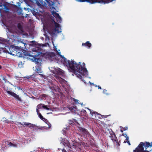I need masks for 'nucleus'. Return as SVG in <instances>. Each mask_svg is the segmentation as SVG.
Instances as JSON below:
<instances>
[{
  "label": "nucleus",
  "mask_w": 152,
  "mask_h": 152,
  "mask_svg": "<svg viewBox=\"0 0 152 152\" xmlns=\"http://www.w3.org/2000/svg\"><path fill=\"white\" fill-rule=\"evenodd\" d=\"M75 143L76 145L75 146H76L77 150H78V149H81L82 148L81 145H83V143H83L82 142H80L79 143L76 142Z\"/></svg>",
  "instance_id": "obj_14"
},
{
  "label": "nucleus",
  "mask_w": 152,
  "mask_h": 152,
  "mask_svg": "<svg viewBox=\"0 0 152 152\" xmlns=\"http://www.w3.org/2000/svg\"><path fill=\"white\" fill-rule=\"evenodd\" d=\"M16 53H18V54L17 55H18L19 56H20V55L21 54V52H20V51L18 50H16Z\"/></svg>",
  "instance_id": "obj_27"
},
{
  "label": "nucleus",
  "mask_w": 152,
  "mask_h": 152,
  "mask_svg": "<svg viewBox=\"0 0 152 152\" xmlns=\"http://www.w3.org/2000/svg\"><path fill=\"white\" fill-rule=\"evenodd\" d=\"M2 68V66L1 65H0V69H1Z\"/></svg>",
  "instance_id": "obj_50"
},
{
  "label": "nucleus",
  "mask_w": 152,
  "mask_h": 152,
  "mask_svg": "<svg viewBox=\"0 0 152 152\" xmlns=\"http://www.w3.org/2000/svg\"><path fill=\"white\" fill-rule=\"evenodd\" d=\"M39 47H36L35 48V52H36L37 53L35 54V53H34V54L32 55L31 54H29L28 56L29 57H33V59L32 60H33L34 62H35L37 64L36 66V69H35V73L33 75V76L34 75V77H35L37 75L36 73H38L39 75L41 76L42 78L44 79H46V77L44 75L41 74L42 73V71L41 70V62L42 61L39 58H36V57L38 56L39 55H40L42 53V50L41 48H40Z\"/></svg>",
  "instance_id": "obj_1"
},
{
  "label": "nucleus",
  "mask_w": 152,
  "mask_h": 152,
  "mask_svg": "<svg viewBox=\"0 0 152 152\" xmlns=\"http://www.w3.org/2000/svg\"><path fill=\"white\" fill-rule=\"evenodd\" d=\"M53 71V73L55 74L61 75L62 73V70L59 68H55Z\"/></svg>",
  "instance_id": "obj_13"
},
{
  "label": "nucleus",
  "mask_w": 152,
  "mask_h": 152,
  "mask_svg": "<svg viewBox=\"0 0 152 152\" xmlns=\"http://www.w3.org/2000/svg\"><path fill=\"white\" fill-rule=\"evenodd\" d=\"M77 64H80L81 67H79L80 71H78L77 70H76V72H72L73 73L77 75V76L81 79V80L84 82L85 81L83 80V79L84 77H86L88 75V71L86 68L85 67V64L84 63H83V66L81 64V62H79L78 63H76Z\"/></svg>",
  "instance_id": "obj_3"
},
{
  "label": "nucleus",
  "mask_w": 152,
  "mask_h": 152,
  "mask_svg": "<svg viewBox=\"0 0 152 152\" xmlns=\"http://www.w3.org/2000/svg\"><path fill=\"white\" fill-rule=\"evenodd\" d=\"M43 105L42 104H39L37 106V109H41L42 108V106H43Z\"/></svg>",
  "instance_id": "obj_24"
},
{
  "label": "nucleus",
  "mask_w": 152,
  "mask_h": 152,
  "mask_svg": "<svg viewBox=\"0 0 152 152\" xmlns=\"http://www.w3.org/2000/svg\"><path fill=\"white\" fill-rule=\"evenodd\" d=\"M42 108L44 109H46L47 110H49V109L45 105H43V106H42Z\"/></svg>",
  "instance_id": "obj_29"
},
{
  "label": "nucleus",
  "mask_w": 152,
  "mask_h": 152,
  "mask_svg": "<svg viewBox=\"0 0 152 152\" xmlns=\"http://www.w3.org/2000/svg\"><path fill=\"white\" fill-rule=\"evenodd\" d=\"M123 131H124V130H122V129H121L120 131H121V132H122H122H123Z\"/></svg>",
  "instance_id": "obj_48"
},
{
  "label": "nucleus",
  "mask_w": 152,
  "mask_h": 152,
  "mask_svg": "<svg viewBox=\"0 0 152 152\" xmlns=\"http://www.w3.org/2000/svg\"><path fill=\"white\" fill-rule=\"evenodd\" d=\"M87 0H78V1L80 2H85Z\"/></svg>",
  "instance_id": "obj_36"
},
{
  "label": "nucleus",
  "mask_w": 152,
  "mask_h": 152,
  "mask_svg": "<svg viewBox=\"0 0 152 152\" xmlns=\"http://www.w3.org/2000/svg\"><path fill=\"white\" fill-rule=\"evenodd\" d=\"M145 143V145H144L145 149L146 150L147 148L149 147H151V143L148 142H145L144 143Z\"/></svg>",
  "instance_id": "obj_18"
},
{
  "label": "nucleus",
  "mask_w": 152,
  "mask_h": 152,
  "mask_svg": "<svg viewBox=\"0 0 152 152\" xmlns=\"http://www.w3.org/2000/svg\"><path fill=\"white\" fill-rule=\"evenodd\" d=\"M17 27L19 30L21 31H22L23 27L20 23H18V24Z\"/></svg>",
  "instance_id": "obj_20"
},
{
  "label": "nucleus",
  "mask_w": 152,
  "mask_h": 152,
  "mask_svg": "<svg viewBox=\"0 0 152 152\" xmlns=\"http://www.w3.org/2000/svg\"><path fill=\"white\" fill-rule=\"evenodd\" d=\"M30 152H33V151H31Z\"/></svg>",
  "instance_id": "obj_52"
},
{
  "label": "nucleus",
  "mask_w": 152,
  "mask_h": 152,
  "mask_svg": "<svg viewBox=\"0 0 152 152\" xmlns=\"http://www.w3.org/2000/svg\"><path fill=\"white\" fill-rule=\"evenodd\" d=\"M48 27L53 30V33H58L60 32L59 25L52 19V20L48 23Z\"/></svg>",
  "instance_id": "obj_5"
},
{
  "label": "nucleus",
  "mask_w": 152,
  "mask_h": 152,
  "mask_svg": "<svg viewBox=\"0 0 152 152\" xmlns=\"http://www.w3.org/2000/svg\"><path fill=\"white\" fill-rule=\"evenodd\" d=\"M17 125H22L23 126V124H22L21 122H18L17 123ZM24 124L26 126H28L29 127L32 128H34L35 125H34L33 124H32L30 123H27L26 122H24Z\"/></svg>",
  "instance_id": "obj_12"
},
{
  "label": "nucleus",
  "mask_w": 152,
  "mask_h": 152,
  "mask_svg": "<svg viewBox=\"0 0 152 152\" xmlns=\"http://www.w3.org/2000/svg\"><path fill=\"white\" fill-rule=\"evenodd\" d=\"M38 115L39 117V118L42 120L44 121L46 120V119L45 118H43L40 113L38 114Z\"/></svg>",
  "instance_id": "obj_21"
},
{
  "label": "nucleus",
  "mask_w": 152,
  "mask_h": 152,
  "mask_svg": "<svg viewBox=\"0 0 152 152\" xmlns=\"http://www.w3.org/2000/svg\"><path fill=\"white\" fill-rule=\"evenodd\" d=\"M64 141H64L63 142L64 145V146H67L69 148H72L71 147V145H70V144L69 142L67 140H64Z\"/></svg>",
  "instance_id": "obj_16"
},
{
  "label": "nucleus",
  "mask_w": 152,
  "mask_h": 152,
  "mask_svg": "<svg viewBox=\"0 0 152 152\" xmlns=\"http://www.w3.org/2000/svg\"><path fill=\"white\" fill-rule=\"evenodd\" d=\"M110 131L108 129V130H109L110 134V137L113 142H116V141H117V137L115 135V133L112 131V129H110Z\"/></svg>",
  "instance_id": "obj_10"
},
{
  "label": "nucleus",
  "mask_w": 152,
  "mask_h": 152,
  "mask_svg": "<svg viewBox=\"0 0 152 152\" xmlns=\"http://www.w3.org/2000/svg\"><path fill=\"white\" fill-rule=\"evenodd\" d=\"M3 80H5V78H4V77H3Z\"/></svg>",
  "instance_id": "obj_51"
},
{
  "label": "nucleus",
  "mask_w": 152,
  "mask_h": 152,
  "mask_svg": "<svg viewBox=\"0 0 152 152\" xmlns=\"http://www.w3.org/2000/svg\"><path fill=\"white\" fill-rule=\"evenodd\" d=\"M86 109L88 110V113L91 115V116H93V115H98L97 116L99 117V118L101 119L103 117H102L103 115L99 114L97 112L95 111H92L91 110L88 108H86Z\"/></svg>",
  "instance_id": "obj_8"
},
{
  "label": "nucleus",
  "mask_w": 152,
  "mask_h": 152,
  "mask_svg": "<svg viewBox=\"0 0 152 152\" xmlns=\"http://www.w3.org/2000/svg\"><path fill=\"white\" fill-rule=\"evenodd\" d=\"M31 2L36 4V2L37 0H29Z\"/></svg>",
  "instance_id": "obj_34"
},
{
  "label": "nucleus",
  "mask_w": 152,
  "mask_h": 152,
  "mask_svg": "<svg viewBox=\"0 0 152 152\" xmlns=\"http://www.w3.org/2000/svg\"><path fill=\"white\" fill-rule=\"evenodd\" d=\"M22 61L19 62L18 63V66H19L20 65H22Z\"/></svg>",
  "instance_id": "obj_40"
},
{
  "label": "nucleus",
  "mask_w": 152,
  "mask_h": 152,
  "mask_svg": "<svg viewBox=\"0 0 152 152\" xmlns=\"http://www.w3.org/2000/svg\"><path fill=\"white\" fill-rule=\"evenodd\" d=\"M98 89H101L102 88L101 87L99 86H98Z\"/></svg>",
  "instance_id": "obj_46"
},
{
  "label": "nucleus",
  "mask_w": 152,
  "mask_h": 152,
  "mask_svg": "<svg viewBox=\"0 0 152 152\" xmlns=\"http://www.w3.org/2000/svg\"><path fill=\"white\" fill-rule=\"evenodd\" d=\"M107 90H106L105 89H104L103 91V92L104 94H106V92H107Z\"/></svg>",
  "instance_id": "obj_41"
},
{
  "label": "nucleus",
  "mask_w": 152,
  "mask_h": 152,
  "mask_svg": "<svg viewBox=\"0 0 152 152\" xmlns=\"http://www.w3.org/2000/svg\"><path fill=\"white\" fill-rule=\"evenodd\" d=\"M78 130L80 133L84 135V136L89 135V132L87 129L82 127H79Z\"/></svg>",
  "instance_id": "obj_11"
},
{
  "label": "nucleus",
  "mask_w": 152,
  "mask_h": 152,
  "mask_svg": "<svg viewBox=\"0 0 152 152\" xmlns=\"http://www.w3.org/2000/svg\"><path fill=\"white\" fill-rule=\"evenodd\" d=\"M62 131L63 132V133L64 134H65L66 133H65V130H64V129H63V130H62Z\"/></svg>",
  "instance_id": "obj_44"
},
{
  "label": "nucleus",
  "mask_w": 152,
  "mask_h": 152,
  "mask_svg": "<svg viewBox=\"0 0 152 152\" xmlns=\"http://www.w3.org/2000/svg\"><path fill=\"white\" fill-rule=\"evenodd\" d=\"M56 20L57 22H58V23H61L62 20H61V18L60 16L58 18H56Z\"/></svg>",
  "instance_id": "obj_22"
},
{
  "label": "nucleus",
  "mask_w": 152,
  "mask_h": 152,
  "mask_svg": "<svg viewBox=\"0 0 152 152\" xmlns=\"http://www.w3.org/2000/svg\"><path fill=\"white\" fill-rule=\"evenodd\" d=\"M151 147L152 146V142H151Z\"/></svg>",
  "instance_id": "obj_49"
},
{
  "label": "nucleus",
  "mask_w": 152,
  "mask_h": 152,
  "mask_svg": "<svg viewBox=\"0 0 152 152\" xmlns=\"http://www.w3.org/2000/svg\"><path fill=\"white\" fill-rule=\"evenodd\" d=\"M145 143L144 142H140L136 149L133 150V152H142L144 150L143 147Z\"/></svg>",
  "instance_id": "obj_6"
},
{
  "label": "nucleus",
  "mask_w": 152,
  "mask_h": 152,
  "mask_svg": "<svg viewBox=\"0 0 152 152\" xmlns=\"http://www.w3.org/2000/svg\"><path fill=\"white\" fill-rule=\"evenodd\" d=\"M72 100L74 102L76 103H78L79 104V102H78V100L77 99H76L74 98H72Z\"/></svg>",
  "instance_id": "obj_28"
},
{
  "label": "nucleus",
  "mask_w": 152,
  "mask_h": 152,
  "mask_svg": "<svg viewBox=\"0 0 152 152\" xmlns=\"http://www.w3.org/2000/svg\"><path fill=\"white\" fill-rule=\"evenodd\" d=\"M82 45L87 47L88 48H89L91 47V44L90 42L89 41H87L85 43L83 42L82 44Z\"/></svg>",
  "instance_id": "obj_15"
},
{
  "label": "nucleus",
  "mask_w": 152,
  "mask_h": 152,
  "mask_svg": "<svg viewBox=\"0 0 152 152\" xmlns=\"http://www.w3.org/2000/svg\"><path fill=\"white\" fill-rule=\"evenodd\" d=\"M3 45V44L0 43V53H1V51H3V52L6 53H8L9 54H10L12 56H14L15 55H17L16 54L15 55L14 53H12V52H11V51L10 50V52H9L7 50H5V48H4L2 47V46ZM10 50V49L11 48H9Z\"/></svg>",
  "instance_id": "obj_9"
},
{
  "label": "nucleus",
  "mask_w": 152,
  "mask_h": 152,
  "mask_svg": "<svg viewBox=\"0 0 152 152\" xmlns=\"http://www.w3.org/2000/svg\"><path fill=\"white\" fill-rule=\"evenodd\" d=\"M128 140H129V137H126V140H127V141H124V143H126V142H127L129 145H131V144L130 143V142L128 141Z\"/></svg>",
  "instance_id": "obj_25"
},
{
  "label": "nucleus",
  "mask_w": 152,
  "mask_h": 152,
  "mask_svg": "<svg viewBox=\"0 0 152 152\" xmlns=\"http://www.w3.org/2000/svg\"><path fill=\"white\" fill-rule=\"evenodd\" d=\"M39 109H37H37H36V111H37V114H38L40 113L39 112Z\"/></svg>",
  "instance_id": "obj_37"
},
{
  "label": "nucleus",
  "mask_w": 152,
  "mask_h": 152,
  "mask_svg": "<svg viewBox=\"0 0 152 152\" xmlns=\"http://www.w3.org/2000/svg\"><path fill=\"white\" fill-rule=\"evenodd\" d=\"M73 123H74V122H73V121H71V120H70L69 121V124H70V125H73Z\"/></svg>",
  "instance_id": "obj_33"
},
{
  "label": "nucleus",
  "mask_w": 152,
  "mask_h": 152,
  "mask_svg": "<svg viewBox=\"0 0 152 152\" xmlns=\"http://www.w3.org/2000/svg\"><path fill=\"white\" fill-rule=\"evenodd\" d=\"M3 121L5 122V123H7L8 124H9L10 123V121H9L7 119H6V118H3Z\"/></svg>",
  "instance_id": "obj_23"
},
{
  "label": "nucleus",
  "mask_w": 152,
  "mask_h": 152,
  "mask_svg": "<svg viewBox=\"0 0 152 152\" xmlns=\"http://www.w3.org/2000/svg\"><path fill=\"white\" fill-rule=\"evenodd\" d=\"M74 108H75V107H70L69 108V110H73V109H74Z\"/></svg>",
  "instance_id": "obj_39"
},
{
  "label": "nucleus",
  "mask_w": 152,
  "mask_h": 152,
  "mask_svg": "<svg viewBox=\"0 0 152 152\" xmlns=\"http://www.w3.org/2000/svg\"><path fill=\"white\" fill-rule=\"evenodd\" d=\"M31 12L33 14V15H37L38 14V12H35L34 10H32L31 11Z\"/></svg>",
  "instance_id": "obj_26"
},
{
  "label": "nucleus",
  "mask_w": 152,
  "mask_h": 152,
  "mask_svg": "<svg viewBox=\"0 0 152 152\" xmlns=\"http://www.w3.org/2000/svg\"><path fill=\"white\" fill-rule=\"evenodd\" d=\"M62 152H67L66 150L64 148L62 149Z\"/></svg>",
  "instance_id": "obj_38"
},
{
  "label": "nucleus",
  "mask_w": 152,
  "mask_h": 152,
  "mask_svg": "<svg viewBox=\"0 0 152 152\" xmlns=\"http://www.w3.org/2000/svg\"><path fill=\"white\" fill-rule=\"evenodd\" d=\"M45 37H46V38H49V37H48V36H47V35L45 34Z\"/></svg>",
  "instance_id": "obj_47"
},
{
  "label": "nucleus",
  "mask_w": 152,
  "mask_h": 152,
  "mask_svg": "<svg viewBox=\"0 0 152 152\" xmlns=\"http://www.w3.org/2000/svg\"><path fill=\"white\" fill-rule=\"evenodd\" d=\"M75 143H74V144L72 145L71 146V147L72 148H71V149H72L73 148L75 149H76V146H75Z\"/></svg>",
  "instance_id": "obj_30"
},
{
  "label": "nucleus",
  "mask_w": 152,
  "mask_h": 152,
  "mask_svg": "<svg viewBox=\"0 0 152 152\" xmlns=\"http://www.w3.org/2000/svg\"><path fill=\"white\" fill-rule=\"evenodd\" d=\"M48 128H50L51 127V125L49 122H48Z\"/></svg>",
  "instance_id": "obj_42"
},
{
  "label": "nucleus",
  "mask_w": 152,
  "mask_h": 152,
  "mask_svg": "<svg viewBox=\"0 0 152 152\" xmlns=\"http://www.w3.org/2000/svg\"><path fill=\"white\" fill-rule=\"evenodd\" d=\"M37 0L36 2V4L38 6L41 7H47L48 5L51 10H55L54 7V3L50 0Z\"/></svg>",
  "instance_id": "obj_4"
},
{
  "label": "nucleus",
  "mask_w": 152,
  "mask_h": 152,
  "mask_svg": "<svg viewBox=\"0 0 152 152\" xmlns=\"http://www.w3.org/2000/svg\"><path fill=\"white\" fill-rule=\"evenodd\" d=\"M87 112L86 111V110H83V113L85 114H87V112H88V110H87Z\"/></svg>",
  "instance_id": "obj_32"
},
{
  "label": "nucleus",
  "mask_w": 152,
  "mask_h": 152,
  "mask_svg": "<svg viewBox=\"0 0 152 152\" xmlns=\"http://www.w3.org/2000/svg\"><path fill=\"white\" fill-rule=\"evenodd\" d=\"M122 136H125V137H127V135H126V134H122Z\"/></svg>",
  "instance_id": "obj_43"
},
{
  "label": "nucleus",
  "mask_w": 152,
  "mask_h": 152,
  "mask_svg": "<svg viewBox=\"0 0 152 152\" xmlns=\"http://www.w3.org/2000/svg\"><path fill=\"white\" fill-rule=\"evenodd\" d=\"M59 56L61 58H62L61 62L64 65H65L67 67L69 70H70L71 72H76V70H78V71H80V67H81V65L80 64H77L76 63V62L73 60H71L70 61L67 59L65 57H64L63 56L59 54L58 53Z\"/></svg>",
  "instance_id": "obj_2"
},
{
  "label": "nucleus",
  "mask_w": 152,
  "mask_h": 152,
  "mask_svg": "<svg viewBox=\"0 0 152 152\" xmlns=\"http://www.w3.org/2000/svg\"><path fill=\"white\" fill-rule=\"evenodd\" d=\"M128 129V127H124L123 128V129L124 131H125L127 130V129Z\"/></svg>",
  "instance_id": "obj_35"
},
{
  "label": "nucleus",
  "mask_w": 152,
  "mask_h": 152,
  "mask_svg": "<svg viewBox=\"0 0 152 152\" xmlns=\"http://www.w3.org/2000/svg\"><path fill=\"white\" fill-rule=\"evenodd\" d=\"M6 92L8 94L14 97L17 100L21 101V100L20 98L19 97V96L15 93L12 92V91H9L6 90Z\"/></svg>",
  "instance_id": "obj_7"
},
{
  "label": "nucleus",
  "mask_w": 152,
  "mask_h": 152,
  "mask_svg": "<svg viewBox=\"0 0 152 152\" xmlns=\"http://www.w3.org/2000/svg\"><path fill=\"white\" fill-rule=\"evenodd\" d=\"M109 115H103V116H104V118H107V117Z\"/></svg>",
  "instance_id": "obj_45"
},
{
  "label": "nucleus",
  "mask_w": 152,
  "mask_h": 152,
  "mask_svg": "<svg viewBox=\"0 0 152 152\" xmlns=\"http://www.w3.org/2000/svg\"><path fill=\"white\" fill-rule=\"evenodd\" d=\"M116 145H117V146H119L120 145V144L119 142H118V140L117 141H116Z\"/></svg>",
  "instance_id": "obj_31"
},
{
  "label": "nucleus",
  "mask_w": 152,
  "mask_h": 152,
  "mask_svg": "<svg viewBox=\"0 0 152 152\" xmlns=\"http://www.w3.org/2000/svg\"><path fill=\"white\" fill-rule=\"evenodd\" d=\"M7 144L9 147H17L16 145L13 144L11 142H8Z\"/></svg>",
  "instance_id": "obj_19"
},
{
  "label": "nucleus",
  "mask_w": 152,
  "mask_h": 152,
  "mask_svg": "<svg viewBox=\"0 0 152 152\" xmlns=\"http://www.w3.org/2000/svg\"><path fill=\"white\" fill-rule=\"evenodd\" d=\"M51 13H52V15H53L56 18V19L60 16L59 14L58 13H56L55 11H52Z\"/></svg>",
  "instance_id": "obj_17"
}]
</instances>
